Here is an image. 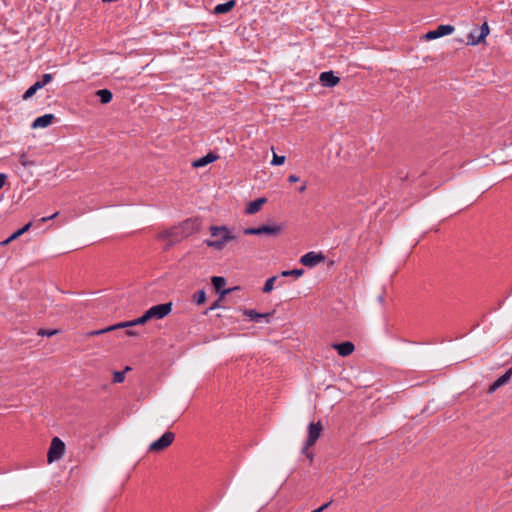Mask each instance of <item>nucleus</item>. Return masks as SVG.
Instances as JSON below:
<instances>
[{
	"label": "nucleus",
	"mask_w": 512,
	"mask_h": 512,
	"mask_svg": "<svg viewBox=\"0 0 512 512\" xmlns=\"http://www.w3.org/2000/svg\"><path fill=\"white\" fill-rule=\"evenodd\" d=\"M267 202V199L265 197L258 198L254 201H251L245 209L246 214H255L257 213L263 204Z\"/></svg>",
	"instance_id": "obj_18"
},
{
	"label": "nucleus",
	"mask_w": 512,
	"mask_h": 512,
	"mask_svg": "<svg viewBox=\"0 0 512 512\" xmlns=\"http://www.w3.org/2000/svg\"><path fill=\"white\" fill-rule=\"evenodd\" d=\"M64 453H65L64 442L60 438L54 437L51 441V444H50V447L48 450V454H47L48 462L53 463L55 461L60 460L63 457Z\"/></svg>",
	"instance_id": "obj_4"
},
{
	"label": "nucleus",
	"mask_w": 512,
	"mask_h": 512,
	"mask_svg": "<svg viewBox=\"0 0 512 512\" xmlns=\"http://www.w3.org/2000/svg\"><path fill=\"white\" fill-rule=\"evenodd\" d=\"M171 311H172V303L168 302V303H163V304H158V305L152 306L151 308H149L146 311V313H147V318H149V319H163L164 317L169 315L171 313Z\"/></svg>",
	"instance_id": "obj_6"
},
{
	"label": "nucleus",
	"mask_w": 512,
	"mask_h": 512,
	"mask_svg": "<svg viewBox=\"0 0 512 512\" xmlns=\"http://www.w3.org/2000/svg\"><path fill=\"white\" fill-rule=\"evenodd\" d=\"M218 159V156L213 153H208L207 155L195 160L193 162L194 167H204L207 164H210Z\"/></svg>",
	"instance_id": "obj_20"
},
{
	"label": "nucleus",
	"mask_w": 512,
	"mask_h": 512,
	"mask_svg": "<svg viewBox=\"0 0 512 512\" xmlns=\"http://www.w3.org/2000/svg\"><path fill=\"white\" fill-rule=\"evenodd\" d=\"M488 34H489V26H488L487 22H484L480 27L478 37H475V31H471L468 34L467 45L475 46V45L485 41V38L487 37Z\"/></svg>",
	"instance_id": "obj_11"
},
{
	"label": "nucleus",
	"mask_w": 512,
	"mask_h": 512,
	"mask_svg": "<svg viewBox=\"0 0 512 512\" xmlns=\"http://www.w3.org/2000/svg\"><path fill=\"white\" fill-rule=\"evenodd\" d=\"M6 179H7V176L3 173H0V189L4 186Z\"/></svg>",
	"instance_id": "obj_39"
},
{
	"label": "nucleus",
	"mask_w": 512,
	"mask_h": 512,
	"mask_svg": "<svg viewBox=\"0 0 512 512\" xmlns=\"http://www.w3.org/2000/svg\"><path fill=\"white\" fill-rule=\"evenodd\" d=\"M32 95H33V92H32V86H30V87L25 91V93L23 94V99H24V100L30 99V98H32Z\"/></svg>",
	"instance_id": "obj_33"
},
{
	"label": "nucleus",
	"mask_w": 512,
	"mask_h": 512,
	"mask_svg": "<svg viewBox=\"0 0 512 512\" xmlns=\"http://www.w3.org/2000/svg\"><path fill=\"white\" fill-rule=\"evenodd\" d=\"M102 104H107L112 100V92L108 89H100L96 92Z\"/></svg>",
	"instance_id": "obj_23"
},
{
	"label": "nucleus",
	"mask_w": 512,
	"mask_h": 512,
	"mask_svg": "<svg viewBox=\"0 0 512 512\" xmlns=\"http://www.w3.org/2000/svg\"><path fill=\"white\" fill-rule=\"evenodd\" d=\"M55 119L54 114H45L34 119V128H45L52 124Z\"/></svg>",
	"instance_id": "obj_19"
},
{
	"label": "nucleus",
	"mask_w": 512,
	"mask_h": 512,
	"mask_svg": "<svg viewBox=\"0 0 512 512\" xmlns=\"http://www.w3.org/2000/svg\"><path fill=\"white\" fill-rule=\"evenodd\" d=\"M32 228V220H30L28 223H26L22 228L16 230L14 233L18 237L23 235L25 232L29 231Z\"/></svg>",
	"instance_id": "obj_29"
},
{
	"label": "nucleus",
	"mask_w": 512,
	"mask_h": 512,
	"mask_svg": "<svg viewBox=\"0 0 512 512\" xmlns=\"http://www.w3.org/2000/svg\"><path fill=\"white\" fill-rule=\"evenodd\" d=\"M321 431H322V425L320 422H317V423H310L309 426H308V438H307V441H306V445L303 449V452L305 453L306 450L310 447V446H313L315 444V442L318 440V438L320 437V434H321Z\"/></svg>",
	"instance_id": "obj_9"
},
{
	"label": "nucleus",
	"mask_w": 512,
	"mask_h": 512,
	"mask_svg": "<svg viewBox=\"0 0 512 512\" xmlns=\"http://www.w3.org/2000/svg\"><path fill=\"white\" fill-rule=\"evenodd\" d=\"M206 300V293L204 290H199L197 293H195L194 295V301L198 304V305H201L205 302Z\"/></svg>",
	"instance_id": "obj_28"
},
{
	"label": "nucleus",
	"mask_w": 512,
	"mask_h": 512,
	"mask_svg": "<svg viewBox=\"0 0 512 512\" xmlns=\"http://www.w3.org/2000/svg\"><path fill=\"white\" fill-rule=\"evenodd\" d=\"M235 4H236L235 0H230L226 3L218 4L214 8V13L218 14V15L226 14L234 8Z\"/></svg>",
	"instance_id": "obj_22"
},
{
	"label": "nucleus",
	"mask_w": 512,
	"mask_h": 512,
	"mask_svg": "<svg viewBox=\"0 0 512 512\" xmlns=\"http://www.w3.org/2000/svg\"><path fill=\"white\" fill-rule=\"evenodd\" d=\"M276 280H277V276H272V277L268 278L263 286L262 291L264 293L271 292L274 288V283Z\"/></svg>",
	"instance_id": "obj_26"
},
{
	"label": "nucleus",
	"mask_w": 512,
	"mask_h": 512,
	"mask_svg": "<svg viewBox=\"0 0 512 512\" xmlns=\"http://www.w3.org/2000/svg\"><path fill=\"white\" fill-rule=\"evenodd\" d=\"M221 300H222V297L220 296V298L218 300H216L212 303V305L209 307V310L211 311V310H215V309L219 308Z\"/></svg>",
	"instance_id": "obj_34"
},
{
	"label": "nucleus",
	"mask_w": 512,
	"mask_h": 512,
	"mask_svg": "<svg viewBox=\"0 0 512 512\" xmlns=\"http://www.w3.org/2000/svg\"><path fill=\"white\" fill-rule=\"evenodd\" d=\"M148 320H150V319L147 318V313L145 312L141 317H139L137 319H134L132 321L120 322V323L111 325V326H109V327H107L105 329L93 331L90 334L91 335H99V334H102V333H105V332H109V331H113V330H117V329L132 328L134 326L144 324Z\"/></svg>",
	"instance_id": "obj_3"
},
{
	"label": "nucleus",
	"mask_w": 512,
	"mask_h": 512,
	"mask_svg": "<svg viewBox=\"0 0 512 512\" xmlns=\"http://www.w3.org/2000/svg\"><path fill=\"white\" fill-rule=\"evenodd\" d=\"M32 166V161L29 159L28 155L22 154L19 157V165H17V173L24 177V172L26 170L29 171L30 167Z\"/></svg>",
	"instance_id": "obj_17"
},
{
	"label": "nucleus",
	"mask_w": 512,
	"mask_h": 512,
	"mask_svg": "<svg viewBox=\"0 0 512 512\" xmlns=\"http://www.w3.org/2000/svg\"><path fill=\"white\" fill-rule=\"evenodd\" d=\"M330 504H331V501L323 504L319 508L315 509V512H323L325 509H327L329 507Z\"/></svg>",
	"instance_id": "obj_37"
},
{
	"label": "nucleus",
	"mask_w": 512,
	"mask_h": 512,
	"mask_svg": "<svg viewBox=\"0 0 512 512\" xmlns=\"http://www.w3.org/2000/svg\"><path fill=\"white\" fill-rule=\"evenodd\" d=\"M125 334L128 335V336H135L137 335L138 333L133 330L132 328H125Z\"/></svg>",
	"instance_id": "obj_38"
},
{
	"label": "nucleus",
	"mask_w": 512,
	"mask_h": 512,
	"mask_svg": "<svg viewBox=\"0 0 512 512\" xmlns=\"http://www.w3.org/2000/svg\"><path fill=\"white\" fill-rule=\"evenodd\" d=\"M304 273L303 269L285 270L281 272L282 277L294 276L296 278L302 276Z\"/></svg>",
	"instance_id": "obj_27"
},
{
	"label": "nucleus",
	"mask_w": 512,
	"mask_h": 512,
	"mask_svg": "<svg viewBox=\"0 0 512 512\" xmlns=\"http://www.w3.org/2000/svg\"><path fill=\"white\" fill-rule=\"evenodd\" d=\"M52 80V74H43L41 79L34 82V93H36L37 90L43 88L46 84H48Z\"/></svg>",
	"instance_id": "obj_24"
},
{
	"label": "nucleus",
	"mask_w": 512,
	"mask_h": 512,
	"mask_svg": "<svg viewBox=\"0 0 512 512\" xmlns=\"http://www.w3.org/2000/svg\"><path fill=\"white\" fill-rule=\"evenodd\" d=\"M174 433L167 431L158 440L152 442L149 451L160 452L169 447L174 441Z\"/></svg>",
	"instance_id": "obj_8"
},
{
	"label": "nucleus",
	"mask_w": 512,
	"mask_h": 512,
	"mask_svg": "<svg viewBox=\"0 0 512 512\" xmlns=\"http://www.w3.org/2000/svg\"><path fill=\"white\" fill-rule=\"evenodd\" d=\"M211 282L216 291L220 293L221 297L227 295L231 291V289H222L226 284V279L224 277L213 276Z\"/></svg>",
	"instance_id": "obj_16"
},
{
	"label": "nucleus",
	"mask_w": 512,
	"mask_h": 512,
	"mask_svg": "<svg viewBox=\"0 0 512 512\" xmlns=\"http://www.w3.org/2000/svg\"><path fill=\"white\" fill-rule=\"evenodd\" d=\"M511 376H512V367L509 368L501 377H499L496 381H494L490 385V387L488 389L489 393H493L498 388L505 385L510 380Z\"/></svg>",
	"instance_id": "obj_15"
},
{
	"label": "nucleus",
	"mask_w": 512,
	"mask_h": 512,
	"mask_svg": "<svg viewBox=\"0 0 512 512\" xmlns=\"http://www.w3.org/2000/svg\"><path fill=\"white\" fill-rule=\"evenodd\" d=\"M332 349L337 350V352H354L355 346L351 341H345L342 343H332L330 345Z\"/></svg>",
	"instance_id": "obj_21"
},
{
	"label": "nucleus",
	"mask_w": 512,
	"mask_h": 512,
	"mask_svg": "<svg viewBox=\"0 0 512 512\" xmlns=\"http://www.w3.org/2000/svg\"><path fill=\"white\" fill-rule=\"evenodd\" d=\"M454 31V26L450 24L439 25L436 29L428 31L423 38L426 40L437 39L451 34Z\"/></svg>",
	"instance_id": "obj_10"
},
{
	"label": "nucleus",
	"mask_w": 512,
	"mask_h": 512,
	"mask_svg": "<svg viewBox=\"0 0 512 512\" xmlns=\"http://www.w3.org/2000/svg\"><path fill=\"white\" fill-rule=\"evenodd\" d=\"M319 80L324 87H334L340 82V78L333 71H325L320 74Z\"/></svg>",
	"instance_id": "obj_13"
},
{
	"label": "nucleus",
	"mask_w": 512,
	"mask_h": 512,
	"mask_svg": "<svg viewBox=\"0 0 512 512\" xmlns=\"http://www.w3.org/2000/svg\"><path fill=\"white\" fill-rule=\"evenodd\" d=\"M306 189H307V184H306V183H304L302 186H300V187L298 188V191H299L300 193H302V192H304Z\"/></svg>",
	"instance_id": "obj_40"
},
{
	"label": "nucleus",
	"mask_w": 512,
	"mask_h": 512,
	"mask_svg": "<svg viewBox=\"0 0 512 512\" xmlns=\"http://www.w3.org/2000/svg\"><path fill=\"white\" fill-rule=\"evenodd\" d=\"M299 179L300 178L297 175H295V174H292V175L288 176V182H290V183L298 182Z\"/></svg>",
	"instance_id": "obj_36"
},
{
	"label": "nucleus",
	"mask_w": 512,
	"mask_h": 512,
	"mask_svg": "<svg viewBox=\"0 0 512 512\" xmlns=\"http://www.w3.org/2000/svg\"><path fill=\"white\" fill-rule=\"evenodd\" d=\"M201 225V219L198 217L189 218L179 223L180 229L182 230L185 238L197 233L201 229Z\"/></svg>",
	"instance_id": "obj_7"
},
{
	"label": "nucleus",
	"mask_w": 512,
	"mask_h": 512,
	"mask_svg": "<svg viewBox=\"0 0 512 512\" xmlns=\"http://www.w3.org/2000/svg\"><path fill=\"white\" fill-rule=\"evenodd\" d=\"M325 260V256L319 252L310 251L300 258V262L307 267H314Z\"/></svg>",
	"instance_id": "obj_12"
},
{
	"label": "nucleus",
	"mask_w": 512,
	"mask_h": 512,
	"mask_svg": "<svg viewBox=\"0 0 512 512\" xmlns=\"http://www.w3.org/2000/svg\"><path fill=\"white\" fill-rule=\"evenodd\" d=\"M58 333L57 329H39L37 335L39 336H52Z\"/></svg>",
	"instance_id": "obj_32"
},
{
	"label": "nucleus",
	"mask_w": 512,
	"mask_h": 512,
	"mask_svg": "<svg viewBox=\"0 0 512 512\" xmlns=\"http://www.w3.org/2000/svg\"><path fill=\"white\" fill-rule=\"evenodd\" d=\"M474 31H475V37H478L479 32L477 31V29H475Z\"/></svg>",
	"instance_id": "obj_41"
},
{
	"label": "nucleus",
	"mask_w": 512,
	"mask_h": 512,
	"mask_svg": "<svg viewBox=\"0 0 512 512\" xmlns=\"http://www.w3.org/2000/svg\"><path fill=\"white\" fill-rule=\"evenodd\" d=\"M283 230L282 225L273 224V225H262L256 228H245L243 233L245 235H267L270 237L278 236Z\"/></svg>",
	"instance_id": "obj_2"
},
{
	"label": "nucleus",
	"mask_w": 512,
	"mask_h": 512,
	"mask_svg": "<svg viewBox=\"0 0 512 512\" xmlns=\"http://www.w3.org/2000/svg\"><path fill=\"white\" fill-rule=\"evenodd\" d=\"M130 370V367H126L124 371L113 372V383H122L125 380V373Z\"/></svg>",
	"instance_id": "obj_25"
},
{
	"label": "nucleus",
	"mask_w": 512,
	"mask_h": 512,
	"mask_svg": "<svg viewBox=\"0 0 512 512\" xmlns=\"http://www.w3.org/2000/svg\"><path fill=\"white\" fill-rule=\"evenodd\" d=\"M273 313L274 312L258 313L253 309H247L244 311V315L247 316L251 321L261 322L262 320H265L267 323L270 322Z\"/></svg>",
	"instance_id": "obj_14"
},
{
	"label": "nucleus",
	"mask_w": 512,
	"mask_h": 512,
	"mask_svg": "<svg viewBox=\"0 0 512 512\" xmlns=\"http://www.w3.org/2000/svg\"><path fill=\"white\" fill-rule=\"evenodd\" d=\"M17 239V236L15 235V233L13 232L6 240H4L3 242H1V245H6L8 243H10L11 241Z\"/></svg>",
	"instance_id": "obj_35"
},
{
	"label": "nucleus",
	"mask_w": 512,
	"mask_h": 512,
	"mask_svg": "<svg viewBox=\"0 0 512 512\" xmlns=\"http://www.w3.org/2000/svg\"><path fill=\"white\" fill-rule=\"evenodd\" d=\"M210 232L211 236L214 237L215 239H207L204 241V243L208 247H212L218 251L222 250L228 242L236 239V236L233 235V233L227 226H211Z\"/></svg>",
	"instance_id": "obj_1"
},
{
	"label": "nucleus",
	"mask_w": 512,
	"mask_h": 512,
	"mask_svg": "<svg viewBox=\"0 0 512 512\" xmlns=\"http://www.w3.org/2000/svg\"><path fill=\"white\" fill-rule=\"evenodd\" d=\"M159 238L169 241V245H173L185 239V236L180 229L179 224L166 229L159 233Z\"/></svg>",
	"instance_id": "obj_5"
},
{
	"label": "nucleus",
	"mask_w": 512,
	"mask_h": 512,
	"mask_svg": "<svg viewBox=\"0 0 512 512\" xmlns=\"http://www.w3.org/2000/svg\"><path fill=\"white\" fill-rule=\"evenodd\" d=\"M58 215L57 212H55L54 214L50 215V216H43L41 218H39L38 220H36L34 218V230L38 227L39 223H44L50 219H53L54 217H56Z\"/></svg>",
	"instance_id": "obj_30"
},
{
	"label": "nucleus",
	"mask_w": 512,
	"mask_h": 512,
	"mask_svg": "<svg viewBox=\"0 0 512 512\" xmlns=\"http://www.w3.org/2000/svg\"><path fill=\"white\" fill-rule=\"evenodd\" d=\"M285 159H286L285 156H279V155L274 153L273 154V158L271 160V165H273V166L282 165V164H284Z\"/></svg>",
	"instance_id": "obj_31"
}]
</instances>
